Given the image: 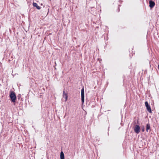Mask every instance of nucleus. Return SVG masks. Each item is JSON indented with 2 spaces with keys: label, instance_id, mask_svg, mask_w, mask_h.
I'll use <instances>...</instances> for the list:
<instances>
[{
  "label": "nucleus",
  "instance_id": "6",
  "mask_svg": "<svg viewBox=\"0 0 159 159\" xmlns=\"http://www.w3.org/2000/svg\"><path fill=\"white\" fill-rule=\"evenodd\" d=\"M63 97L65 99V101L66 102L68 96H67L66 93H65L64 91H63Z\"/></svg>",
  "mask_w": 159,
  "mask_h": 159
},
{
  "label": "nucleus",
  "instance_id": "10",
  "mask_svg": "<svg viewBox=\"0 0 159 159\" xmlns=\"http://www.w3.org/2000/svg\"><path fill=\"white\" fill-rule=\"evenodd\" d=\"M142 131V132H144L145 131V127L144 126H143L141 128Z\"/></svg>",
  "mask_w": 159,
  "mask_h": 159
},
{
  "label": "nucleus",
  "instance_id": "11",
  "mask_svg": "<svg viewBox=\"0 0 159 159\" xmlns=\"http://www.w3.org/2000/svg\"><path fill=\"white\" fill-rule=\"evenodd\" d=\"M18 98L19 99V98H20V97H19V96H18Z\"/></svg>",
  "mask_w": 159,
  "mask_h": 159
},
{
  "label": "nucleus",
  "instance_id": "9",
  "mask_svg": "<svg viewBox=\"0 0 159 159\" xmlns=\"http://www.w3.org/2000/svg\"><path fill=\"white\" fill-rule=\"evenodd\" d=\"M61 159H64V155L63 152L62 151L60 153Z\"/></svg>",
  "mask_w": 159,
  "mask_h": 159
},
{
  "label": "nucleus",
  "instance_id": "7",
  "mask_svg": "<svg viewBox=\"0 0 159 159\" xmlns=\"http://www.w3.org/2000/svg\"><path fill=\"white\" fill-rule=\"evenodd\" d=\"M33 6L34 7H36L37 9L39 10L40 9L41 7L40 6H38L37 3H36L33 2Z\"/></svg>",
  "mask_w": 159,
  "mask_h": 159
},
{
  "label": "nucleus",
  "instance_id": "4",
  "mask_svg": "<svg viewBox=\"0 0 159 159\" xmlns=\"http://www.w3.org/2000/svg\"><path fill=\"white\" fill-rule=\"evenodd\" d=\"M145 104L148 111L149 113H151L152 111L150 105H148V102H145Z\"/></svg>",
  "mask_w": 159,
  "mask_h": 159
},
{
  "label": "nucleus",
  "instance_id": "2",
  "mask_svg": "<svg viewBox=\"0 0 159 159\" xmlns=\"http://www.w3.org/2000/svg\"><path fill=\"white\" fill-rule=\"evenodd\" d=\"M134 130L137 134H138L140 132V127L139 125H136L134 128Z\"/></svg>",
  "mask_w": 159,
  "mask_h": 159
},
{
  "label": "nucleus",
  "instance_id": "12",
  "mask_svg": "<svg viewBox=\"0 0 159 159\" xmlns=\"http://www.w3.org/2000/svg\"><path fill=\"white\" fill-rule=\"evenodd\" d=\"M18 98L19 99V98H20V97H19V96H18Z\"/></svg>",
  "mask_w": 159,
  "mask_h": 159
},
{
  "label": "nucleus",
  "instance_id": "8",
  "mask_svg": "<svg viewBox=\"0 0 159 159\" xmlns=\"http://www.w3.org/2000/svg\"><path fill=\"white\" fill-rule=\"evenodd\" d=\"M150 124H147L146 125V131L147 132H148L149 130H150Z\"/></svg>",
  "mask_w": 159,
  "mask_h": 159
},
{
  "label": "nucleus",
  "instance_id": "3",
  "mask_svg": "<svg viewBox=\"0 0 159 159\" xmlns=\"http://www.w3.org/2000/svg\"><path fill=\"white\" fill-rule=\"evenodd\" d=\"M81 97L82 102L83 103L84 101V87L81 90Z\"/></svg>",
  "mask_w": 159,
  "mask_h": 159
},
{
  "label": "nucleus",
  "instance_id": "5",
  "mask_svg": "<svg viewBox=\"0 0 159 159\" xmlns=\"http://www.w3.org/2000/svg\"><path fill=\"white\" fill-rule=\"evenodd\" d=\"M149 6L151 8H153L155 5V3L154 1L152 0H150L149 1Z\"/></svg>",
  "mask_w": 159,
  "mask_h": 159
},
{
  "label": "nucleus",
  "instance_id": "1",
  "mask_svg": "<svg viewBox=\"0 0 159 159\" xmlns=\"http://www.w3.org/2000/svg\"><path fill=\"white\" fill-rule=\"evenodd\" d=\"M10 97L13 102H16V97L15 93L13 92H12L10 94Z\"/></svg>",
  "mask_w": 159,
  "mask_h": 159
}]
</instances>
